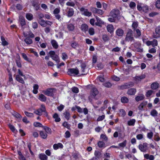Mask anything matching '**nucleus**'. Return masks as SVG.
Instances as JSON below:
<instances>
[{"label":"nucleus","mask_w":160,"mask_h":160,"mask_svg":"<svg viewBox=\"0 0 160 160\" xmlns=\"http://www.w3.org/2000/svg\"><path fill=\"white\" fill-rule=\"evenodd\" d=\"M125 40L128 42L134 41V39L133 37V31L131 29H128L127 33Z\"/></svg>","instance_id":"obj_1"},{"label":"nucleus","mask_w":160,"mask_h":160,"mask_svg":"<svg viewBox=\"0 0 160 160\" xmlns=\"http://www.w3.org/2000/svg\"><path fill=\"white\" fill-rule=\"evenodd\" d=\"M68 74L71 76H75L78 75L79 73V71L77 68H70L68 70Z\"/></svg>","instance_id":"obj_2"},{"label":"nucleus","mask_w":160,"mask_h":160,"mask_svg":"<svg viewBox=\"0 0 160 160\" xmlns=\"http://www.w3.org/2000/svg\"><path fill=\"white\" fill-rule=\"evenodd\" d=\"M43 112H45V106L44 104H42L41 105L40 108L34 111V113L38 115L41 116Z\"/></svg>","instance_id":"obj_3"},{"label":"nucleus","mask_w":160,"mask_h":160,"mask_svg":"<svg viewBox=\"0 0 160 160\" xmlns=\"http://www.w3.org/2000/svg\"><path fill=\"white\" fill-rule=\"evenodd\" d=\"M50 57L52 59L56 61V62H59V58L58 56L56 54L55 52L54 51H50L49 53Z\"/></svg>","instance_id":"obj_4"},{"label":"nucleus","mask_w":160,"mask_h":160,"mask_svg":"<svg viewBox=\"0 0 160 160\" xmlns=\"http://www.w3.org/2000/svg\"><path fill=\"white\" fill-rule=\"evenodd\" d=\"M138 26V22H133L132 25V27L133 31H135V30L137 33V35L135 36L136 38L139 37L140 36V30L138 29H136Z\"/></svg>","instance_id":"obj_5"},{"label":"nucleus","mask_w":160,"mask_h":160,"mask_svg":"<svg viewBox=\"0 0 160 160\" xmlns=\"http://www.w3.org/2000/svg\"><path fill=\"white\" fill-rule=\"evenodd\" d=\"M53 90H56V89L55 88H48L46 90L44 91L43 92L47 96L53 97L54 95Z\"/></svg>","instance_id":"obj_6"},{"label":"nucleus","mask_w":160,"mask_h":160,"mask_svg":"<svg viewBox=\"0 0 160 160\" xmlns=\"http://www.w3.org/2000/svg\"><path fill=\"white\" fill-rule=\"evenodd\" d=\"M98 91L96 88H92L91 91L90 96L88 97L89 99V100L91 98H94L98 94Z\"/></svg>","instance_id":"obj_7"},{"label":"nucleus","mask_w":160,"mask_h":160,"mask_svg":"<svg viewBox=\"0 0 160 160\" xmlns=\"http://www.w3.org/2000/svg\"><path fill=\"white\" fill-rule=\"evenodd\" d=\"M11 113L17 119L18 122H19L21 121L22 116L20 114L14 110H13Z\"/></svg>","instance_id":"obj_8"},{"label":"nucleus","mask_w":160,"mask_h":160,"mask_svg":"<svg viewBox=\"0 0 160 160\" xmlns=\"http://www.w3.org/2000/svg\"><path fill=\"white\" fill-rule=\"evenodd\" d=\"M80 11L81 12H83L82 14L84 15L85 16L89 17L92 14V13L89 12L88 9H85L83 7L81 8L80 9Z\"/></svg>","instance_id":"obj_9"},{"label":"nucleus","mask_w":160,"mask_h":160,"mask_svg":"<svg viewBox=\"0 0 160 160\" xmlns=\"http://www.w3.org/2000/svg\"><path fill=\"white\" fill-rule=\"evenodd\" d=\"M87 65L85 63H82L81 64L80 67L81 68V71L82 73V74L79 76H83L87 74V72H85V70L86 69Z\"/></svg>","instance_id":"obj_10"},{"label":"nucleus","mask_w":160,"mask_h":160,"mask_svg":"<svg viewBox=\"0 0 160 160\" xmlns=\"http://www.w3.org/2000/svg\"><path fill=\"white\" fill-rule=\"evenodd\" d=\"M155 31V32L153 33V38H157L160 37V26L156 28Z\"/></svg>","instance_id":"obj_11"},{"label":"nucleus","mask_w":160,"mask_h":160,"mask_svg":"<svg viewBox=\"0 0 160 160\" xmlns=\"http://www.w3.org/2000/svg\"><path fill=\"white\" fill-rule=\"evenodd\" d=\"M38 0L32 1V5L35 8L36 11H38L40 8V4Z\"/></svg>","instance_id":"obj_12"},{"label":"nucleus","mask_w":160,"mask_h":160,"mask_svg":"<svg viewBox=\"0 0 160 160\" xmlns=\"http://www.w3.org/2000/svg\"><path fill=\"white\" fill-rule=\"evenodd\" d=\"M97 20V22L95 23V24L99 27H101L102 25L104 24V22L101 19L97 16L96 17Z\"/></svg>","instance_id":"obj_13"},{"label":"nucleus","mask_w":160,"mask_h":160,"mask_svg":"<svg viewBox=\"0 0 160 160\" xmlns=\"http://www.w3.org/2000/svg\"><path fill=\"white\" fill-rule=\"evenodd\" d=\"M53 148L55 150H57L59 148H63V144L60 142H59L58 143H55L53 144Z\"/></svg>","instance_id":"obj_14"},{"label":"nucleus","mask_w":160,"mask_h":160,"mask_svg":"<svg viewBox=\"0 0 160 160\" xmlns=\"http://www.w3.org/2000/svg\"><path fill=\"white\" fill-rule=\"evenodd\" d=\"M80 29L82 31L86 33L88 29V27L86 24H82L81 25Z\"/></svg>","instance_id":"obj_15"},{"label":"nucleus","mask_w":160,"mask_h":160,"mask_svg":"<svg viewBox=\"0 0 160 160\" xmlns=\"http://www.w3.org/2000/svg\"><path fill=\"white\" fill-rule=\"evenodd\" d=\"M19 22L21 27L22 28L26 25V22L24 18L22 17H21L19 18Z\"/></svg>","instance_id":"obj_16"},{"label":"nucleus","mask_w":160,"mask_h":160,"mask_svg":"<svg viewBox=\"0 0 160 160\" xmlns=\"http://www.w3.org/2000/svg\"><path fill=\"white\" fill-rule=\"evenodd\" d=\"M116 34L119 37L122 36L124 33V31L121 28H118L116 31Z\"/></svg>","instance_id":"obj_17"},{"label":"nucleus","mask_w":160,"mask_h":160,"mask_svg":"<svg viewBox=\"0 0 160 160\" xmlns=\"http://www.w3.org/2000/svg\"><path fill=\"white\" fill-rule=\"evenodd\" d=\"M67 16L68 17H71L72 16L74 13V11L73 8H69L67 12Z\"/></svg>","instance_id":"obj_18"},{"label":"nucleus","mask_w":160,"mask_h":160,"mask_svg":"<svg viewBox=\"0 0 160 160\" xmlns=\"http://www.w3.org/2000/svg\"><path fill=\"white\" fill-rule=\"evenodd\" d=\"M39 135L43 139H46L48 136L47 133L43 131H39Z\"/></svg>","instance_id":"obj_19"},{"label":"nucleus","mask_w":160,"mask_h":160,"mask_svg":"<svg viewBox=\"0 0 160 160\" xmlns=\"http://www.w3.org/2000/svg\"><path fill=\"white\" fill-rule=\"evenodd\" d=\"M38 156L39 158L41 160H48V157L44 153H41Z\"/></svg>","instance_id":"obj_20"},{"label":"nucleus","mask_w":160,"mask_h":160,"mask_svg":"<svg viewBox=\"0 0 160 160\" xmlns=\"http://www.w3.org/2000/svg\"><path fill=\"white\" fill-rule=\"evenodd\" d=\"M148 144L147 143H144L142 146L141 145V151L142 152H145L148 150Z\"/></svg>","instance_id":"obj_21"},{"label":"nucleus","mask_w":160,"mask_h":160,"mask_svg":"<svg viewBox=\"0 0 160 160\" xmlns=\"http://www.w3.org/2000/svg\"><path fill=\"white\" fill-rule=\"evenodd\" d=\"M51 43L54 48L57 49L58 48V43L54 39L52 40L51 41Z\"/></svg>","instance_id":"obj_22"},{"label":"nucleus","mask_w":160,"mask_h":160,"mask_svg":"<svg viewBox=\"0 0 160 160\" xmlns=\"http://www.w3.org/2000/svg\"><path fill=\"white\" fill-rule=\"evenodd\" d=\"M149 10L148 7L147 5H144L142 6H141V11L143 12L144 13H146Z\"/></svg>","instance_id":"obj_23"},{"label":"nucleus","mask_w":160,"mask_h":160,"mask_svg":"<svg viewBox=\"0 0 160 160\" xmlns=\"http://www.w3.org/2000/svg\"><path fill=\"white\" fill-rule=\"evenodd\" d=\"M38 98L42 102H45L46 101L47 98L42 94H41L38 96Z\"/></svg>","instance_id":"obj_24"},{"label":"nucleus","mask_w":160,"mask_h":160,"mask_svg":"<svg viewBox=\"0 0 160 160\" xmlns=\"http://www.w3.org/2000/svg\"><path fill=\"white\" fill-rule=\"evenodd\" d=\"M22 58L25 60L30 63L32 65V60L31 59L28 58L26 54L23 53H22Z\"/></svg>","instance_id":"obj_25"},{"label":"nucleus","mask_w":160,"mask_h":160,"mask_svg":"<svg viewBox=\"0 0 160 160\" xmlns=\"http://www.w3.org/2000/svg\"><path fill=\"white\" fill-rule=\"evenodd\" d=\"M136 92V90L135 89L131 88L129 89L127 92V93L129 95H134Z\"/></svg>","instance_id":"obj_26"},{"label":"nucleus","mask_w":160,"mask_h":160,"mask_svg":"<svg viewBox=\"0 0 160 160\" xmlns=\"http://www.w3.org/2000/svg\"><path fill=\"white\" fill-rule=\"evenodd\" d=\"M98 146L99 148H104L106 147L105 143L102 141H99L97 143Z\"/></svg>","instance_id":"obj_27"},{"label":"nucleus","mask_w":160,"mask_h":160,"mask_svg":"<svg viewBox=\"0 0 160 160\" xmlns=\"http://www.w3.org/2000/svg\"><path fill=\"white\" fill-rule=\"evenodd\" d=\"M1 40L2 41V44L3 46L8 45L9 43L5 39L4 37L2 36L1 37Z\"/></svg>","instance_id":"obj_28"},{"label":"nucleus","mask_w":160,"mask_h":160,"mask_svg":"<svg viewBox=\"0 0 160 160\" xmlns=\"http://www.w3.org/2000/svg\"><path fill=\"white\" fill-rule=\"evenodd\" d=\"M67 28L69 31H72L74 29L75 26L74 24L70 23L67 25Z\"/></svg>","instance_id":"obj_29"},{"label":"nucleus","mask_w":160,"mask_h":160,"mask_svg":"<svg viewBox=\"0 0 160 160\" xmlns=\"http://www.w3.org/2000/svg\"><path fill=\"white\" fill-rule=\"evenodd\" d=\"M52 117L55 119V121L56 122H59L61 121L60 118L59 117L58 114L57 113H55L53 114Z\"/></svg>","instance_id":"obj_30"},{"label":"nucleus","mask_w":160,"mask_h":160,"mask_svg":"<svg viewBox=\"0 0 160 160\" xmlns=\"http://www.w3.org/2000/svg\"><path fill=\"white\" fill-rule=\"evenodd\" d=\"M38 88L39 86L37 84H34L33 86V93L35 94H37L38 92Z\"/></svg>","instance_id":"obj_31"},{"label":"nucleus","mask_w":160,"mask_h":160,"mask_svg":"<svg viewBox=\"0 0 160 160\" xmlns=\"http://www.w3.org/2000/svg\"><path fill=\"white\" fill-rule=\"evenodd\" d=\"M16 80L19 82L22 83L24 84V82L23 78H21L19 75H17L16 76Z\"/></svg>","instance_id":"obj_32"},{"label":"nucleus","mask_w":160,"mask_h":160,"mask_svg":"<svg viewBox=\"0 0 160 160\" xmlns=\"http://www.w3.org/2000/svg\"><path fill=\"white\" fill-rule=\"evenodd\" d=\"M151 87L152 89L155 90L158 88L159 84L157 82H153L151 85Z\"/></svg>","instance_id":"obj_33"},{"label":"nucleus","mask_w":160,"mask_h":160,"mask_svg":"<svg viewBox=\"0 0 160 160\" xmlns=\"http://www.w3.org/2000/svg\"><path fill=\"white\" fill-rule=\"evenodd\" d=\"M43 129L45 130V132L49 134H51L52 131L51 129L50 128L46 126H43Z\"/></svg>","instance_id":"obj_34"},{"label":"nucleus","mask_w":160,"mask_h":160,"mask_svg":"<svg viewBox=\"0 0 160 160\" xmlns=\"http://www.w3.org/2000/svg\"><path fill=\"white\" fill-rule=\"evenodd\" d=\"M26 18L29 21H31L33 19V15L31 13H27L26 14Z\"/></svg>","instance_id":"obj_35"},{"label":"nucleus","mask_w":160,"mask_h":160,"mask_svg":"<svg viewBox=\"0 0 160 160\" xmlns=\"http://www.w3.org/2000/svg\"><path fill=\"white\" fill-rule=\"evenodd\" d=\"M107 29L108 32L112 33L113 31V26L112 24H109L107 26Z\"/></svg>","instance_id":"obj_36"},{"label":"nucleus","mask_w":160,"mask_h":160,"mask_svg":"<svg viewBox=\"0 0 160 160\" xmlns=\"http://www.w3.org/2000/svg\"><path fill=\"white\" fill-rule=\"evenodd\" d=\"M97 80L101 82H103L105 81V79L104 77V75L102 76L101 75L98 76L97 78Z\"/></svg>","instance_id":"obj_37"},{"label":"nucleus","mask_w":160,"mask_h":160,"mask_svg":"<svg viewBox=\"0 0 160 160\" xmlns=\"http://www.w3.org/2000/svg\"><path fill=\"white\" fill-rule=\"evenodd\" d=\"M94 155L95 157H96L99 159L101 157L102 153L101 152L99 151L96 150L94 152Z\"/></svg>","instance_id":"obj_38"},{"label":"nucleus","mask_w":160,"mask_h":160,"mask_svg":"<svg viewBox=\"0 0 160 160\" xmlns=\"http://www.w3.org/2000/svg\"><path fill=\"white\" fill-rule=\"evenodd\" d=\"M24 41L27 44H30L32 43V41L29 37H27L24 39Z\"/></svg>","instance_id":"obj_39"},{"label":"nucleus","mask_w":160,"mask_h":160,"mask_svg":"<svg viewBox=\"0 0 160 160\" xmlns=\"http://www.w3.org/2000/svg\"><path fill=\"white\" fill-rule=\"evenodd\" d=\"M111 16L116 18L118 16V14L116 13V11L115 10L113 9L110 12Z\"/></svg>","instance_id":"obj_40"},{"label":"nucleus","mask_w":160,"mask_h":160,"mask_svg":"<svg viewBox=\"0 0 160 160\" xmlns=\"http://www.w3.org/2000/svg\"><path fill=\"white\" fill-rule=\"evenodd\" d=\"M38 22L42 27H46V21L43 19H40L38 20Z\"/></svg>","instance_id":"obj_41"},{"label":"nucleus","mask_w":160,"mask_h":160,"mask_svg":"<svg viewBox=\"0 0 160 160\" xmlns=\"http://www.w3.org/2000/svg\"><path fill=\"white\" fill-rule=\"evenodd\" d=\"M64 117L67 120H68L70 118V113L68 111H66L63 113Z\"/></svg>","instance_id":"obj_42"},{"label":"nucleus","mask_w":160,"mask_h":160,"mask_svg":"<svg viewBox=\"0 0 160 160\" xmlns=\"http://www.w3.org/2000/svg\"><path fill=\"white\" fill-rule=\"evenodd\" d=\"M121 100V102L123 103H127L129 101L128 98L127 97L125 96L122 97Z\"/></svg>","instance_id":"obj_43"},{"label":"nucleus","mask_w":160,"mask_h":160,"mask_svg":"<svg viewBox=\"0 0 160 160\" xmlns=\"http://www.w3.org/2000/svg\"><path fill=\"white\" fill-rule=\"evenodd\" d=\"M125 84L126 86V87H127V89L129 88H130L132 87L134 85V83L132 82H129L128 83H126Z\"/></svg>","instance_id":"obj_44"},{"label":"nucleus","mask_w":160,"mask_h":160,"mask_svg":"<svg viewBox=\"0 0 160 160\" xmlns=\"http://www.w3.org/2000/svg\"><path fill=\"white\" fill-rule=\"evenodd\" d=\"M8 126L9 128L12 132H14L15 131H17L15 127L9 123L8 124Z\"/></svg>","instance_id":"obj_45"},{"label":"nucleus","mask_w":160,"mask_h":160,"mask_svg":"<svg viewBox=\"0 0 160 160\" xmlns=\"http://www.w3.org/2000/svg\"><path fill=\"white\" fill-rule=\"evenodd\" d=\"M150 114L153 117H156L158 116V112L155 109H153L150 112Z\"/></svg>","instance_id":"obj_46"},{"label":"nucleus","mask_w":160,"mask_h":160,"mask_svg":"<svg viewBox=\"0 0 160 160\" xmlns=\"http://www.w3.org/2000/svg\"><path fill=\"white\" fill-rule=\"evenodd\" d=\"M127 140H125L122 142L119 143L118 145L120 147L124 148L127 145Z\"/></svg>","instance_id":"obj_47"},{"label":"nucleus","mask_w":160,"mask_h":160,"mask_svg":"<svg viewBox=\"0 0 160 160\" xmlns=\"http://www.w3.org/2000/svg\"><path fill=\"white\" fill-rule=\"evenodd\" d=\"M103 85L108 88H110L112 85V84L109 82H106L103 83Z\"/></svg>","instance_id":"obj_48"},{"label":"nucleus","mask_w":160,"mask_h":160,"mask_svg":"<svg viewBox=\"0 0 160 160\" xmlns=\"http://www.w3.org/2000/svg\"><path fill=\"white\" fill-rule=\"evenodd\" d=\"M135 119H132L128 121V124L129 126H133L135 124Z\"/></svg>","instance_id":"obj_49"},{"label":"nucleus","mask_w":160,"mask_h":160,"mask_svg":"<svg viewBox=\"0 0 160 160\" xmlns=\"http://www.w3.org/2000/svg\"><path fill=\"white\" fill-rule=\"evenodd\" d=\"M33 125L36 127H43V126L40 122H34Z\"/></svg>","instance_id":"obj_50"},{"label":"nucleus","mask_w":160,"mask_h":160,"mask_svg":"<svg viewBox=\"0 0 160 160\" xmlns=\"http://www.w3.org/2000/svg\"><path fill=\"white\" fill-rule=\"evenodd\" d=\"M72 92L75 93H77L79 92L78 88L76 87H72Z\"/></svg>","instance_id":"obj_51"},{"label":"nucleus","mask_w":160,"mask_h":160,"mask_svg":"<svg viewBox=\"0 0 160 160\" xmlns=\"http://www.w3.org/2000/svg\"><path fill=\"white\" fill-rule=\"evenodd\" d=\"M66 5L68 6H70L72 7H74L75 6V3L71 1V0H69V1L68 2L66 3Z\"/></svg>","instance_id":"obj_52"},{"label":"nucleus","mask_w":160,"mask_h":160,"mask_svg":"<svg viewBox=\"0 0 160 160\" xmlns=\"http://www.w3.org/2000/svg\"><path fill=\"white\" fill-rule=\"evenodd\" d=\"M88 30V33L90 35H93L95 33L94 28H90Z\"/></svg>","instance_id":"obj_53"},{"label":"nucleus","mask_w":160,"mask_h":160,"mask_svg":"<svg viewBox=\"0 0 160 160\" xmlns=\"http://www.w3.org/2000/svg\"><path fill=\"white\" fill-rule=\"evenodd\" d=\"M100 139H102L104 141L107 142L108 138L106 135L102 134L100 135Z\"/></svg>","instance_id":"obj_54"},{"label":"nucleus","mask_w":160,"mask_h":160,"mask_svg":"<svg viewBox=\"0 0 160 160\" xmlns=\"http://www.w3.org/2000/svg\"><path fill=\"white\" fill-rule=\"evenodd\" d=\"M24 113L28 117L31 118L34 117L33 114L32 113L26 111L24 112Z\"/></svg>","instance_id":"obj_55"},{"label":"nucleus","mask_w":160,"mask_h":160,"mask_svg":"<svg viewBox=\"0 0 160 160\" xmlns=\"http://www.w3.org/2000/svg\"><path fill=\"white\" fill-rule=\"evenodd\" d=\"M71 46L73 48L76 49V48L78 47V44L76 42L74 41L71 43Z\"/></svg>","instance_id":"obj_56"},{"label":"nucleus","mask_w":160,"mask_h":160,"mask_svg":"<svg viewBox=\"0 0 160 160\" xmlns=\"http://www.w3.org/2000/svg\"><path fill=\"white\" fill-rule=\"evenodd\" d=\"M62 126L67 128L68 129H70V124H68V122H64L62 124Z\"/></svg>","instance_id":"obj_57"},{"label":"nucleus","mask_w":160,"mask_h":160,"mask_svg":"<svg viewBox=\"0 0 160 160\" xmlns=\"http://www.w3.org/2000/svg\"><path fill=\"white\" fill-rule=\"evenodd\" d=\"M102 39L104 42H106L109 40V38L107 35L104 34L102 35Z\"/></svg>","instance_id":"obj_58"},{"label":"nucleus","mask_w":160,"mask_h":160,"mask_svg":"<svg viewBox=\"0 0 160 160\" xmlns=\"http://www.w3.org/2000/svg\"><path fill=\"white\" fill-rule=\"evenodd\" d=\"M60 12V8H57L54 9L53 11V13L55 15L59 14Z\"/></svg>","instance_id":"obj_59"},{"label":"nucleus","mask_w":160,"mask_h":160,"mask_svg":"<svg viewBox=\"0 0 160 160\" xmlns=\"http://www.w3.org/2000/svg\"><path fill=\"white\" fill-rule=\"evenodd\" d=\"M152 42V45L153 47L157 46L158 45V41L156 39H153Z\"/></svg>","instance_id":"obj_60"},{"label":"nucleus","mask_w":160,"mask_h":160,"mask_svg":"<svg viewBox=\"0 0 160 160\" xmlns=\"http://www.w3.org/2000/svg\"><path fill=\"white\" fill-rule=\"evenodd\" d=\"M136 4L133 2H131L129 5L130 7L131 8L133 9L136 7Z\"/></svg>","instance_id":"obj_61"},{"label":"nucleus","mask_w":160,"mask_h":160,"mask_svg":"<svg viewBox=\"0 0 160 160\" xmlns=\"http://www.w3.org/2000/svg\"><path fill=\"white\" fill-rule=\"evenodd\" d=\"M62 59L64 61L68 58V56L67 54L65 52L62 53Z\"/></svg>","instance_id":"obj_62"},{"label":"nucleus","mask_w":160,"mask_h":160,"mask_svg":"<svg viewBox=\"0 0 160 160\" xmlns=\"http://www.w3.org/2000/svg\"><path fill=\"white\" fill-rule=\"evenodd\" d=\"M5 108L7 110H10L11 108L10 106V104L9 103H7L4 105Z\"/></svg>","instance_id":"obj_63"},{"label":"nucleus","mask_w":160,"mask_h":160,"mask_svg":"<svg viewBox=\"0 0 160 160\" xmlns=\"http://www.w3.org/2000/svg\"><path fill=\"white\" fill-rule=\"evenodd\" d=\"M156 6L158 9H160V0H157L156 2Z\"/></svg>","instance_id":"obj_64"}]
</instances>
